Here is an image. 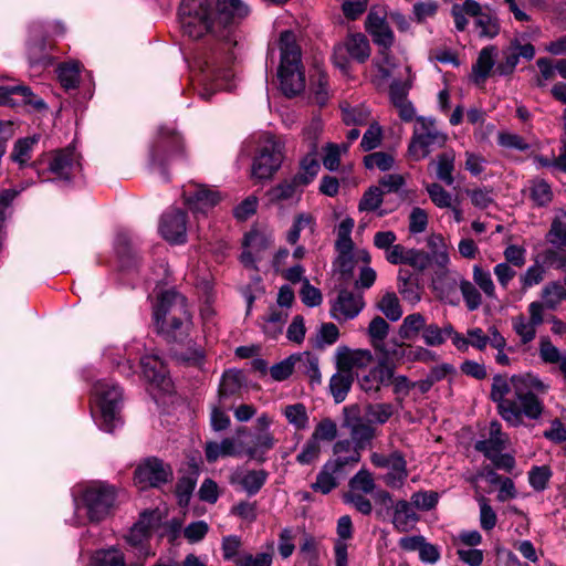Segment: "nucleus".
<instances>
[{"label":"nucleus","instance_id":"4d7b16f0","mask_svg":"<svg viewBox=\"0 0 566 566\" xmlns=\"http://www.w3.org/2000/svg\"><path fill=\"white\" fill-rule=\"evenodd\" d=\"M163 520V511L159 509L144 511L139 520L133 525L130 531H153L160 527Z\"/></svg>","mask_w":566,"mask_h":566},{"label":"nucleus","instance_id":"bb28decb","mask_svg":"<svg viewBox=\"0 0 566 566\" xmlns=\"http://www.w3.org/2000/svg\"><path fill=\"white\" fill-rule=\"evenodd\" d=\"M205 451L208 462H216L221 457H235L241 453L240 444L232 438H226L221 442H208Z\"/></svg>","mask_w":566,"mask_h":566},{"label":"nucleus","instance_id":"e433bc0d","mask_svg":"<svg viewBox=\"0 0 566 566\" xmlns=\"http://www.w3.org/2000/svg\"><path fill=\"white\" fill-rule=\"evenodd\" d=\"M426 324V318L421 313L409 314L399 326L398 334L402 339L413 340L420 332H423Z\"/></svg>","mask_w":566,"mask_h":566},{"label":"nucleus","instance_id":"864d4df0","mask_svg":"<svg viewBox=\"0 0 566 566\" xmlns=\"http://www.w3.org/2000/svg\"><path fill=\"white\" fill-rule=\"evenodd\" d=\"M539 357L545 364L559 365L566 358V353L560 352L548 337H542Z\"/></svg>","mask_w":566,"mask_h":566},{"label":"nucleus","instance_id":"13d9d810","mask_svg":"<svg viewBox=\"0 0 566 566\" xmlns=\"http://www.w3.org/2000/svg\"><path fill=\"white\" fill-rule=\"evenodd\" d=\"M549 241L553 244L566 247V210L560 209L554 218L548 232Z\"/></svg>","mask_w":566,"mask_h":566},{"label":"nucleus","instance_id":"5fc2aeb1","mask_svg":"<svg viewBox=\"0 0 566 566\" xmlns=\"http://www.w3.org/2000/svg\"><path fill=\"white\" fill-rule=\"evenodd\" d=\"M530 193L532 200L537 206H546L553 199L551 186L544 179H534L531 181Z\"/></svg>","mask_w":566,"mask_h":566},{"label":"nucleus","instance_id":"49530a36","mask_svg":"<svg viewBox=\"0 0 566 566\" xmlns=\"http://www.w3.org/2000/svg\"><path fill=\"white\" fill-rule=\"evenodd\" d=\"M348 486V492L369 494L375 490L376 484L373 474L366 469H360L349 480Z\"/></svg>","mask_w":566,"mask_h":566},{"label":"nucleus","instance_id":"6ab92c4d","mask_svg":"<svg viewBox=\"0 0 566 566\" xmlns=\"http://www.w3.org/2000/svg\"><path fill=\"white\" fill-rule=\"evenodd\" d=\"M144 377L156 388L163 391H170L171 380L168 377L167 368L157 354L145 355L140 359Z\"/></svg>","mask_w":566,"mask_h":566},{"label":"nucleus","instance_id":"3c124183","mask_svg":"<svg viewBox=\"0 0 566 566\" xmlns=\"http://www.w3.org/2000/svg\"><path fill=\"white\" fill-rule=\"evenodd\" d=\"M489 333L492 334L491 346L496 349L495 361L501 366H510L512 364V359L505 353L506 348V339L500 333V331L495 326L489 327Z\"/></svg>","mask_w":566,"mask_h":566},{"label":"nucleus","instance_id":"338daca9","mask_svg":"<svg viewBox=\"0 0 566 566\" xmlns=\"http://www.w3.org/2000/svg\"><path fill=\"white\" fill-rule=\"evenodd\" d=\"M475 19V27L479 29V35L484 38H494L499 33V24L494 18L490 14L482 12V9L479 11L476 15L473 17Z\"/></svg>","mask_w":566,"mask_h":566},{"label":"nucleus","instance_id":"4c0bfd02","mask_svg":"<svg viewBox=\"0 0 566 566\" xmlns=\"http://www.w3.org/2000/svg\"><path fill=\"white\" fill-rule=\"evenodd\" d=\"M427 244L430 250L429 254L431 261L441 269L447 268L450 258L443 237L440 234H431L427 239Z\"/></svg>","mask_w":566,"mask_h":566},{"label":"nucleus","instance_id":"a878e982","mask_svg":"<svg viewBox=\"0 0 566 566\" xmlns=\"http://www.w3.org/2000/svg\"><path fill=\"white\" fill-rule=\"evenodd\" d=\"M348 427L355 449L361 451L370 446L376 436V429L369 422H364L360 418H357Z\"/></svg>","mask_w":566,"mask_h":566},{"label":"nucleus","instance_id":"7c9ffc66","mask_svg":"<svg viewBox=\"0 0 566 566\" xmlns=\"http://www.w3.org/2000/svg\"><path fill=\"white\" fill-rule=\"evenodd\" d=\"M342 479L343 476L333 469L332 464L325 462L316 476V481L312 483V490L328 494L338 486Z\"/></svg>","mask_w":566,"mask_h":566},{"label":"nucleus","instance_id":"ea45409f","mask_svg":"<svg viewBox=\"0 0 566 566\" xmlns=\"http://www.w3.org/2000/svg\"><path fill=\"white\" fill-rule=\"evenodd\" d=\"M287 319V312L282 308H270L269 314L264 317L263 331L271 337L276 338L283 331Z\"/></svg>","mask_w":566,"mask_h":566},{"label":"nucleus","instance_id":"7ed1b4c3","mask_svg":"<svg viewBox=\"0 0 566 566\" xmlns=\"http://www.w3.org/2000/svg\"><path fill=\"white\" fill-rule=\"evenodd\" d=\"M281 64L279 78L284 95L292 97L305 88V77L301 65V49L293 32L284 31L280 35Z\"/></svg>","mask_w":566,"mask_h":566},{"label":"nucleus","instance_id":"f257e3e1","mask_svg":"<svg viewBox=\"0 0 566 566\" xmlns=\"http://www.w3.org/2000/svg\"><path fill=\"white\" fill-rule=\"evenodd\" d=\"M249 7L241 0H217L212 9L208 0H182L179 18L184 33L191 39H200L210 32L220 41L218 52L206 62V72L214 88L230 90L228 83L232 76L229 70L219 65L234 59L233 49L240 35L237 25L249 14Z\"/></svg>","mask_w":566,"mask_h":566},{"label":"nucleus","instance_id":"f3484780","mask_svg":"<svg viewBox=\"0 0 566 566\" xmlns=\"http://www.w3.org/2000/svg\"><path fill=\"white\" fill-rule=\"evenodd\" d=\"M534 45L531 43L523 44L520 38L515 36L510 41V44L504 49V61L497 64L495 73H497L499 75H509L513 73L521 57L530 61L534 57Z\"/></svg>","mask_w":566,"mask_h":566},{"label":"nucleus","instance_id":"b1692460","mask_svg":"<svg viewBox=\"0 0 566 566\" xmlns=\"http://www.w3.org/2000/svg\"><path fill=\"white\" fill-rule=\"evenodd\" d=\"M507 436L502 431L501 423L492 421L489 427L488 439L480 440L475 443V449L485 457H492L506 448Z\"/></svg>","mask_w":566,"mask_h":566},{"label":"nucleus","instance_id":"6e6552de","mask_svg":"<svg viewBox=\"0 0 566 566\" xmlns=\"http://www.w3.org/2000/svg\"><path fill=\"white\" fill-rule=\"evenodd\" d=\"M154 317L163 327L172 332L181 329L190 322V314L187 310L186 298L175 291L161 293L154 311Z\"/></svg>","mask_w":566,"mask_h":566},{"label":"nucleus","instance_id":"ddd939ff","mask_svg":"<svg viewBox=\"0 0 566 566\" xmlns=\"http://www.w3.org/2000/svg\"><path fill=\"white\" fill-rule=\"evenodd\" d=\"M182 147L181 137L174 128L160 126L150 147L151 163L164 165L170 160Z\"/></svg>","mask_w":566,"mask_h":566},{"label":"nucleus","instance_id":"603ef678","mask_svg":"<svg viewBox=\"0 0 566 566\" xmlns=\"http://www.w3.org/2000/svg\"><path fill=\"white\" fill-rule=\"evenodd\" d=\"M283 415L290 424L296 429H305L308 423V415L303 403L289 405L283 409Z\"/></svg>","mask_w":566,"mask_h":566},{"label":"nucleus","instance_id":"a211bd4d","mask_svg":"<svg viewBox=\"0 0 566 566\" xmlns=\"http://www.w3.org/2000/svg\"><path fill=\"white\" fill-rule=\"evenodd\" d=\"M159 231L165 240L174 244H181L187 239V214L174 209L161 217Z\"/></svg>","mask_w":566,"mask_h":566},{"label":"nucleus","instance_id":"052dcab7","mask_svg":"<svg viewBox=\"0 0 566 566\" xmlns=\"http://www.w3.org/2000/svg\"><path fill=\"white\" fill-rule=\"evenodd\" d=\"M373 64L384 78L391 76L397 66L390 49L384 48L378 50V55L374 59Z\"/></svg>","mask_w":566,"mask_h":566},{"label":"nucleus","instance_id":"2f4dec72","mask_svg":"<svg viewBox=\"0 0 566 566\" xmlns=\"http://www.w3.org/2000/svg\"><path fill=\"white\" fill-rule=\"evenodd\" d=\"M353 381V373H347L339 369H337V373L331 377L329 391L336 403H340L346 399L352 388Z\"/></svg>","mask_w":566,"mask_h":566},{"label":"nucleus","instance_id":"c85d7f7f","mask_svg":"<svg viewBox=\"0 0 566 566\" xmlns=\"http://www.w3.org/2000/svg\"><path fill=\"white\" fill-rule=\"evenodd\" d=\"M300 186L301 185L295 181V177H293V179L284 180L275 187L271 188L266 192V196L273 203L283 201H298L301 192L297 190V187Z\"/></svg>","mask_w":566,"mask_h":566},{"label":"nucleus","instance_id":"c03bdc74","mask_svg":"<svg viewBox=\"0 0 566 566\" xmlns=\"http://www.w3.org/2000/svg\"><path fill=\"white\" fill-rule=\"evenodd\" d=\"M395 407L389 402L368 403L365 407V416L367 421L373 424H384L394 415Z\"/></svg>","mask_w":566,"mask_h":566},{"label":"nucleus","instance_id":"f8f14e48","mask_svg":"<svg viewBox=\"0 0 566 566\" xmlns=\"http://www.w3.org/2000/svg\"><path fill=\"white\" fill-rule=\"evenodd\" d=\"M370 462L376 468L388 469L389 472L384 475L385 483L390 488H401L408 476L407 463L399 451L390 454L373 452Z\"/></svg>","mask_w":566,"mask_h":566},{"label":"nucleus","instance_id":"dca6fc26","mask_svg":"<svg viewBox=\"0 0 566 566\" xmlns=\"http://www.w3.org/2000/svg\"><path fill=\"white\" fill-rule=\"evenodd\" d=\"M322 125L319 120H314L310 127L304 130V135L311 139V151L301 161V170L294 176L295 181L302 186L308 185L318 174L319 163L316 159L315 139L321 133Z\"/></svg>","mask_w":566,"mask_h":566},{"label":"nucleus","instance_id":"4be33fe9","mask_svg":"<svg viewBox=\"0 0 566 566\" xmlns=\"http://www.w3.org/2000/svg\"><path fill=\"white\" fill-rule=\"evenodd\" d=\"M366 31L379 49H391L395 43V34L387 20L375 12H369L367 15Z\"/></svg>","mask_w":566,"mask_h":566},{"label":"nucleus","instance_id":"a19ab883","mask_svg":"<svg viewBox=\"0 0 566 566\" xmlns=\"http://www.w3.org/2000/svg\"><path fill=\"white\" fill-rule=\"evenodd\" d=\"M296 368L310 378L312 385L321 384L322 375L318 367V359L311 353L305 352L297 355Z\"/></svg>","mask_w":566,"mask_h":566},{"label":"nucleus","instance_id":"aec40b11","mask_svg":"<svg viewBox=\"0 0 566 566\" xmlns=\"http://www.w3.org/2000/svg\"><path fill=\"white\" fill-rule=\"evenodd\" d=\"M364 307L360 295L349 291H340L332 305L331 315L337 321H347L356 317Z\"/></svg>","mask_w":566,"mask_h":566},{"label":"nucleus","instance_id":"0e129e2a","mask_svg":"<svg viewBox=\"0 0 566 566\" xmlns=\"http://www.w3.org/2000/svg\"><path fill=\"white\" fill-rule=\"evenodd\" d=\"M266 472L264 470H251L243 474L241 484L249 494H255L260 491L266 481Z\"/></svg>","mask_w":566,"mask_h":566},{"label":"nucleus","instance_id":"1a4fd4ad","mask_svg":"<svg viewBox=\"0 0 566 566\" xmlns=\"http://www.w3.org/2000/svg\"><path fill=\"white\" fill-rule=\"evenodd\" d=\"M284 145L275 137H268L260 146L252 165V177L270 179L280 169L283 161Z\"/></svg>","mask_w":566,"mask_h":566},{"label":"nucleus","instance_id":"f03ea898","mask_svg":"<svg viewBox=\"0 0 566 566\" xmlns=\"http://www.w3.org/2000/svg\"><path fill=\"white\" fill-rule=\"evenodd\" d=\"M549 384L532 373L515 374L512 377L497 374L492 378L490 398L496 403L502 419L511 427H520L526 417L537 420L545 406L539 395L548 392Z\"/></svg>","mask_w":566,"mask_h":566},{"label":"nucleus","instance_id":"680f3d73","mask_svg":"<svg viewBox=\"0 0 566 566\" xmlns=\"http://www.w3.org/2000/svg\"><path fill=\"white\" fill-rule=\"evenodd\" d=\"M418 520V515L413 509V504L407 501H399L396 504L394 513V523L396 526L409 525Z\"/></svg>","mask_w":566,"mask_h":566},{"label":"nucleus","instance_id":"412c9836","mask_svg":"<svg viewBox=\"0 0 566 566\" xmlns=\"http://www.w3.org/2000/svg\"><path fill=\"white\" fill-rule=\"evenodd\" d=\"M336 367L339 370L353 373L354 368H365L373 361V354L368 349H352L339 346L335 353Z\"/></svg>","mask_w":566,"mask_h":566},{"label":"nucleus","instance_id":"79ce46f5","mask_svg":"<svg viewBox=\"0 0 566 566\" xmlns=\"http://www.w3.org/2000/svg\"><path fill=\"white\" fill-rule=\"evenodd\" d=\"M472 279L473 283L478 286V289L484 293L488 298L496 300V287L492 280L491 273L488 270H484L482 266L475 264L472 268Z\"/></svg>","mask_w":566,"mask_h":566},{"label":"nucleus","instance_id":"69168bd1","mask_svg":"<svg viewBox=\"0 0 566 566\" xmlns=\"http://www.w3.org/2000/svg\"><path fill=\"white\" fill-rule=\"evenodd\" d=\"M384 191L376 186L369 187L363 195L358 209L359 211H375L382 203Z\"/></svg>","mask_w":566,"mask_h":566},{"label":"nucleus","instance_id":"39448f33","mask_svg":"<svg viewBox=\"0 0 566 566\" xmlns=\"http://www.w3.org/2000/svg\"><path fill=\"white\" fill-rule=\"evenodd\" d=\"M122 390L109 380L97 381L92 390V400L99 410L98 426L106 432L120 423L119 410L122 406Z\"/></svg>","mask_w":566,"mask_h":566},{"label":"nucleus","instance_id":"a18cd8bd","mask_svg":"<svg viewBox=\"0 0 566 566\" xmlns=\"http://www.w3.org/2000/svg\"><path fill=\"white\" fill-rule=\"evenodd\" d=\"M459 290L469 311H476L482 305V294L473 282L462 279Z\"/></svg>","mask_w":566,"mask_h":566},{"label":"nucleus","instance_id":"09e8293b","mask_svg":"<svg viewBox=\"0 0 566 566\" xmlns=\"http://www.w3.org/2000/svg\"><path fill=\"white\" fill-rule=\"evenodd\" d=\"M407 77L403 81L395 80L389 87V96L391 103L401 102L407 98L408 92L412 86L413 83V75L411 74L410 66L405 67Z\"/></svg>","mask_w":566,"mask_h":566},{"label":"nucleus","instance_id":"6e6d98bb","mask_svg":"<svg viewBox=\"0 0 566 566\" xmlns=\"http://www.w3.org/2000/svg\"><path fill=\"white\" fill-rule=\"evenodd\" d=\"M389 333V324L381 316L371 319L368 326V335L375 348H379Z\"/></svg>","mask_w":566,"mask_h":566},{"label":"nucleus","instance_id":"c9c22d12","mask_svg":"<svg viewBox=\"0 0 566 566\" xmlns=\"http://www.w3.org/2000/svg\"><path fill=\"white\" fill-rule=\"evenodd\" d=\"M377 308L391 322L399 321L403 314L400 301L392 291H387L379 297Z\"/></svg>","mask_w":566,"mask_h":566},{"label":"nucleus","instance_id":"774afa93","mask_svg":"<svg viewBox=\"0 0 566 566\" xmlns=\"http://www.w3.org/2000/svg\"><path fill=\"white\" fill-rule=\"evenodd\" d=\"M395 158L391 154L376 151L364 158L365 167L368 169L378 168L381 171L390 170L394 166Z\"/></svg>","mask_w":566,"mask_h":566},{"label":"nucleus","instance_id":"5701e85b","mask_svg":"<svg viewBox=\"0 0 566 566\" xmlns=\"http://www.w3.org/2000/svg\"><path fill=\"white\" fill-rule=\"evenodd\" d=\"M32 92L23 85H3L0 86V105L15 106L21 103L32 104L36 107L44 106L41 99H32Z\"/></svg>","mask_w":566,"mask_h":566},{"label":"nucleus","instance_id":"72a5a7b5","mask_svg":"<svg viewBox=\"0 0 566 566\" xmlns=\"http://www.w3.org/2000/svg\"><path fill=\"white\" fill-rule=\"evenodd\" d=\"M242 387V374L239 370H227L221 377L218 397L219 403L222 405L226 399L237 395Z\"/></svg>","mask_w":566,"mask_h":566},{"label":"nucleus","instance_id":"8fccbe9b","mask_svg":"<svg viewBox=\"0 0 566 566\" xmlns=\"http://www.w3.org/2000/svg\"><path fill=\"white\" fill-rule=\"evenodd\" d=\"M57 77L64 88H75L80 82L78 64L75 62L61 64L57 69Z\"/></svg>","mask_w":566,"mask_h":566},{"label":"nucleus","instance_id":"2eb2a0df","mask_svg":"<svg viewBox=\"0 0 566 566\" xmlns=\"http://www.w3.org/2000/svg\"><path fill=\"white\" fill-rule=\"evenodd\" d=\"M185 203L193 213H207V211L217 206L221 200L220 192L205 185L193 184L184 190Z\"/></svg>","mask_w":566,"mask_h":566},{"label":"nucleus","instance_id":"20e7f679","mask_svg":"<svg viewBox=\"0 0 566 566\" xmlns=\"http://www.w3.org/2000/svg\"><path fill=\"white\" fill-rule=\"evenodd\" d=\"M447 140L448 135L438 126L434 118L417 117L408 154L413 160L419 161L436 149L442 148Z\"/></svg>","mask_w":566,"mask_h":566},{"label":"nucleus","instance_id":"0eeeda50","mask_svg":"<svg viewBox=\"0 0 566 566\" xmlns=\"http://www.w3.org/2000/svg\"><path fill=\"white\" fill-rule=\"evenodd\" d=\"M117 491L113 485L96 482L87 486L82 495V504L76 505L77 513L84 511L91 523L106 520L115 507Z\"/></svg>","mask_w":566,"mask_h":566},{"label":"nucleus","instance_id":"9d476101","mask_svg":"<svg viewBox=\"0 0 566 566\" xmlns=\"http://www.w3.org/2000/svg\"><path fill=\"white\" fill-rule=\"evenodd\" d=\"M172 468L163 460L151 457L140 462L134 473V482L140 489L160 488L171 482Z\"/></svg>","mask_w":566,"mask_h":566},{"label":"nucleus","instance_id":"423d86ee","mask_svg":"<svg viewBox=\"0 0 566 566\" xmlns=\"http://www.w3.org/2000/svg\"><path fill=\"white\" fill-rule=\"evenodd\" d=\"M30 166L36 170L41 181L49 180L46 172L54 175L55 179L69 181L81 170L80 157L72 148L42 154Z\"/></svg>","mask_w":566,"mask_h":566},{"label":"nucleus","instance_id":"9b49d317","mask_svg":"<svg viewBox=\"0 0 566 566\" xmlns=\"http://www.w3.org/2000/svg\"><path fill=\"white\" fill-rule=\"evenodd\" d=\"M346 53L359 63L366 62L370 56V45L368 39L363 33L350 34L343 44L334 50V64L343 71L348 67Z\"/></svg>","mask_w":566,"mask_h":566},{"label":"nucleus","instance_id":"473e14b6","mask_svg":"<svg viewBox=\"0 0 566 566\" xmlns=\"http://www.w3.org/2000/svg\"><path fill=\"white\" fill-rule=\"evenodd\" d=\"M541 297L547 310H557L560 303L566 301V282H548L542 289Z\"/></svg>","mask_w":566,"mask_h":566},{"label":"nucleus","instance_id":"c756f323","mask_svg":"<svg viewBox=\"0 0 566 566\" xmlns=\"http://www.w3.org/2000/svg\"><path fill=\"white\" fill-rule=\"evenodd\" d=\"M39 142V136H30L18 139L10 154V159L18 164L20 168L29 166L33 149Z\"/></svg>","mask_w":566,"mask_h":566},{"label":"nucleus","instance_id":"393cba45","mask_svg":"<svg viewBox=\"0 0 566 566\" xmlns=\"http://www.w3.org/2000/svg\"><path fill=\"white\" fill-rule=\"evenodd\" d=\"M455 163V153L450 149L439 154L436 159L431 160L429 168H433L436 177L447 186L454 182L453 171Z\"/></svg>","mask_w":566,"mask_h":566},{"label":"nucleus","instance_id":"cd10ccee","mask_svg":"<svg viewBox=\"0 0 566 566\" xmlns=\"http://www.w3.org/2000/svg\"><path fill=\"white\" fill-rule=\"evenodd\" d=\"M316 228V219L311 212H300L293 218V222L289 231L286 232L285 240L289 244L295 245L301 237V232L307 229L311 233H314Z\"/></svg>","mask_w":566,"mask_h":566},{"label":"nucleus","instance_id":"de8ad7c7","mask_svg":"<svg viewBox=\"0 0 566 566\" xmlns=\"http://www.w3.org/2000/svg\"><path fill=\"white\" fill-rule=\"evenodd\" d=\"M512 327L523 345L531 343L536 337L537 326L522 314L512 318Z\"/></svg>","mask_w":566,"mask_h":566},{"label":"nucleus","instance_id":"4468645a","mask_svg":"<svg viewBox=\"0 0 566 566\" xmlns=\"http://www.w3.org/2000/svg\"><path fill=\"white\" fill-rule=\"evenodd\" d=\"M273 238L271 234L259 230H251L244 235L243 251L240 260L245 268H255V263L261 261L266 251L272 247Z\"/></svg>","mask_w":566,"mask_h":566},{"label":"nucleus","instance_id":"37998d69","mask_svg":"<svg viewBox=\"0 0 566 566\" xmlns=\"http://www.w3.org/2000/svg\"><path fill=\"white\" fill-rule=\"evenodd\" d=\"M125 557L123 553L115 548L111 547L108 549H98L96 551L92 557L90 566H125Z\"/></svg>","mask_w":566,"mask_h":566},{"label":"nucleus","instance_id":"f704fd0d","mask_svg":"<svg viewBox=\"0 0 566 566\" xmlns=\"http://www.w3.org/2000/svg\"><path fill=\"white\" fill-rule=\"evenodd\" d=\"M480 10V3L474 0H465L462 3L453 4L451 14L454 19L455 29L460 32L464 31L469 23L468 17L473 18Z\"/></svg>","mask_w":566,"mask_h":566},{"label":"nucleus","instance_id":"58836bf2","mask_svg":"<svg viewBox=\"0 0 566 566\" xmlns=\"http://www.w3.org/2000/svg\"><path fill=\"white\" fill-rule=\"evenodd\" d=\"M495 48L486 46L481 50L476 62L472 66L475 82L484 81L494 66Z\"/></svg>","mask_w":566,"mask_h":566},{"label":"nucleus","instance_id":"bf43d9fd","mask_svg":"<svg viewBox=\"0 0 566 566\" xmlns=\"http://www.w3.org/2000/svg\"><path fill=\"white\" fill-rule=\"evenodd\" d=\"M337 437L336 422L329 418L321 420L310 438L316 442L327 441L331 442Z\"/></svg>","mask_w":566,"mask_h":566},{"label":"nucleus","instance_id":"e2e57ef3","mask_svg":"<svg viewBox=\"0 0 566 566\" xmlns=\"http://www.w3.org/2000/svg\"><path fill=\"white\" fill-rule=\"evenodd\" d=\"M335 458L328 460L326 463L332 464L333 469L339 473L343 478L346 475V469L353 468L356 465L360 459L361 454L358 449H355L352 454H334Z\"/></svg>","mask_w":566,"mask_h":566}]
</instances>
